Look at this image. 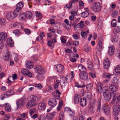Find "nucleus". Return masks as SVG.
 Returning a JSON list of instances; mask_svg holds the SVG:
<instances>
[{
    "label": "nucleus",
    "mask_w": 120,
    "mask_h": 120,
    "mask_svg": "<svg viewBox=\"0 0 120 120\" xmlns=\"http://www.w3.org/2000/svg\"><path fill=\"white\" fill-rule=\"evenodd\" d=\"M38 100V98L36 96H32L31 100L29 101L26 105L28 109H30L34 106H36L37 104L36 102Z\"/></svg>",
    "instance_id": "nucleus-1"
},
{
    "label": "nucleus",
    "mask_w": 120,
    "mask_h": 120,
    "mask_svg": "<svg viewBox=\"0 0 120 120\" xmlns=\"http://www.w3.org/2000/svg\"><path fill=\"white\" fill-rule=\"evenodd\" d=\"M100 4L97 2H95L91 5V9L93 11L96 12H98L101 10Z\"/></svg>",
    "instance_id": "nucleus-2"
},
{
    "label": "nucleus",
    "mask_w": 120,
    "mask_h": 120,
    "mask_svg": "<svg viewBox=\"0 0 120 120\" xmlns=\"http://www.w3.org/2000/svg\"><path fill=\"white\" fill-rule=\"evenodd\" d=\"M14 11V12H11L7 14L6 17L8 20L10 21L12 20L17 16V12H15V11Z\"/></svg>",
    "instance_id": "nucleus-3"
},
{
    "label": "nucleus",
    "mask_w": 120,
    "mask_h": 120,
    "mask_svg": "<svg viewBox=\"0 0 120 120\" xmlns=\"http://www.w3.org/2000/svg\"><path fill=\"white\" fill-rule=\"evenodd\" d=\"M34 69L35 72L38 73L44 74L45 72L43 68L41 65H37L35 66Z\"/></svg>",
    "instance_id": "nucleus-4"
},
{
    "label": "nucleus",
    "mask_w": 120,
    "mask_h": 120,
    "mask_svg": "<svg viewBox=\"0 0 120 120\" xmlns=\"http://www.w3.org/2000/svg\"><path fill=\"white\" fill-rule=\"evenodd\" d=\"M103 94V96L104 97L105 100L106 101H108L110 100V98L109 97L110 94L111 93L107 89H105L102 92Z\"/></svg>",
    "instance_id": "nucleus-5"
},
{
    "label": "nucleus",
    "mask_w": 120,
    "mask_h": 120,
    "mask_svg": "<svg viewBox=\"0 0 120 120\" xmlns=\"http://www.w3.org/2000/svg\"><path fill=\"white\" fill-rule=\"evenodd\" d=\"M113 114L114 116L119 114L120 111V106L119 104L117 103L113 106Z\"/></svg>",
    "instance_id": "nucleus-6"
},
{
    "label": "nucleus",
    "mask_w": 120,
    "mask_h": 120,
    "mask_svg": "<svg viewBox=\"0 0 120 120\" xmlns=\"http://www.w3.org/2000/svg\"><path fill=\"white\" fill-rule=\"evenodd\" d=\"M55 68H56L57 71L59 73L63 72L64 70V67L63 65L60 64H58L54 66Z\"/></svg>",
    "instance_id": "nucleus-7"
},
{
    "label": "nucleus",
    "mask_w": 120,
    "mask_h": 120,
    "mask_svg": "<svg viewBox=\"0 0 120 120\" xmlns=\"http://www.w3.org/2000/svg\"><path fill=\"white\" fill-rule=\"evenodd\" d=\"M79 76L81 79L84 80H86L88 79V75L86 72H80L79 74Z\"/></svg>",
    "instance_id": "nucleus-8"
},
{
    "label": "nucleus",
    "mask_w": 120,
    "mask_h": 120,
    "mask_svg": "<svg viewBox=\"0 0 120 120\" xmlns=\"http://www.w3.org/2000/svg\"><path fill=\"white\" fill-rule=\"evenodd\" d=\"M49 105L53 107H54L57 104V101L56 99L54 98L50 99L48 102Z\"/></svg>",
    "instance_id": "nucleus-9"
},
{
    "label": "nucleus",
    "mask_w": 120,
    "mask_h": 120,
    "mask_svg": "<svg viewBox=\"0 0 120 120\" xmlns=\"http://www.w3.org/2000/svg\"><path fill=\"white\" fill-rule=\"evenodd\" d=\"M7 34L5 32H1L0 33V41H5L7 38Z\"/></svg>",
    "instance_id": "nucleus-10"
},
{
    "label": "nucleus",
    "mask_w": 120,
    "mask_h": 120,
    "mask_svg": "<svg viewBox=\"0 0 120 120\" xmlns=\"http://www.w3.org/2000/svg\"><path fill=\"white\" fill-rule=\"evenodd\" d=\"M46 104L43 102L40 103L38 106V109L40 110H44L46 108Z\"/></svg>",
    "instance_id": "nucleus-11"
},
{
    "label": "nucleus",
    "mask_w": 120,
    "mask_h": 120,
    "mask_svg": "<svg viewBox=\"0 0 120 120\" xmlns=\"http://www.w3.org/2000/svg\"><path fill=\"white\" fill-rule=\"evenodd\" d=\"M4 58L6 60H8L9 59L10 56V53L9 51H6L4 52L3 54Z\"/></svg>",
    "instance_id": "nucleus-12"
},
{
    "label": "nucleus",
    "mask_w": 120,
    "mask_h": 120,
    "mask_svg": "<svg viewBox=\"0 0 120 120\" xmlns=\"http://www.w3.org/2000/svg\"><path fill=\"white\" fill-rule=\"evenodd\" d=\"M104 67L105 69H107L109 66V60L108 58H106L104 60L103 63Z\"/></svg>",
    "instance_id": "nucleus-13"
},
{
    "label": "nucleus",
    "mask_w": 120,
    "mask_h": 120,
    "mask_svg": "<svg viewBox=\"0 0 120 120\" xmlns=\"http://www.w3.org/2000/svg\"><path fill=\"white\" fill-rule=\"evenodd\" d=\"M117 95L115 93L111 92L110 94L109 97L110 98V99L111 98H112V102L113 104L116 101L117 98Z\"/></svg>",
    "instance_id": "nucleus-14"
},
{
    "label": "nucleus",
    "mask_w": 120,
    "mask_h": 120,
    "mask_svg": "<svg viewBox=\"0 0 120 120\" xmlns=\"http://www.w3.org/2000/svg\"><path fill=\"white\" fill-rule=\"evenodd\" d=\"M23 4L21 2H19L16 5V9L15 10V12H18L20 9L23 7Z\"/></svg>",
    "instance_id": "nucleus-15"
},
{
    "label": "nucleus",
    "mask_w": 120,
    "mask_h": 120,
    "mask_svg": "<svg viewBox=\"0 0 120 120\" xmlns=\"http://www.w3.org/2000/svg\"><path fill=\"white\" fill-rule=\"evenodd\" d=\"M109 88L110 90L113 92H116L118 90V87L114 84H110L109 85Z\"/></svg>",
    "instance_id": "nucleus-16"
},
{
    "label": "nucleus",
    "mask_w": 120,
    "mask_h": 120,
    "mask_svg": "<svg viewBox=\"0 0 120 120\" xmlns=\"http://www.w3.org/2000/svg\"><path fill=\"white\" fill-rule=\"evenodd\" d=\"M71 75L70 74L67 75L66 76L65 78L66 81H71V79L74 77L73 74L74 72L71 71Z\"/></svg>",
    "instance_id": "nucleus-17"
},
{
    "label": "nucleus",
    "mask_w": 120,
    "mask_h": 120,
    "mask_svg": "<svg viewBox=\"0 0 120 120\" xmlns=\"http://www.w3.org/2000/svg\"><path fill=\"white\" fill-rule=\"evenodd\" d=\"M78 69L80 72H86V69L85 67L81 64H80L78 65Z\"/></svg>",
    "instance_id": "nucleus-18"
},
{
    "label": "nucleus",
    "mask_w": 120,
    "mask_h": 120,
    "mask_svg": "<svg viewBox=\"0 0 120 120\" xmlns=\"http://www.w3.org/2000/svg\"><path fill=\"white\" fill-rule=\"evenodd\" d=\"M110 109L108 106H105L103 108V110L105 113L106 114H109L110 113Z\"/></svg>",
    "instance_id": "nucleus-19"
},
{
    "label": "nucleus",
    "mask_w": 120,
    "mask_h": 120,
    "mask_svg": "<svg viewBox=\"0 0 120 120\" xmlns=\"http://www.w3.org/2000/svg\"><path fill=\"white\" fill-rule=\"evenodd\" d=\"M88 64V69L90 71L93 70V65L92 62L89 60H88L87 61Z\"/></svg>",
    "instance_id": "nucleus-20"
},
{
    "label": "nucleus",
    "mask_w": 120,
    "mask_h": 120,
    "mask_svg": "<svg viewBox=\"0 0 120 120\" xmlns=\"http://www.w3.org/2000/svg\"><path fill=\"white\" fill-rule=\"evenodd\" d=\"M80 95L78 94H76L74 96V101L76 104H78L80 100Z\"/></svg>",
    "instance_id": "nucleus-21"
},
{
    "label": "nucleus",
    "mask_w": 120,
    "mask_h": 120,
    "mask_svg": "<svg viewBox=\"0 0 120 120\" xmlns=\"http://www.w3.org/2000/svg\"><path fill=\"white\" fill-rule=\"evenodd\" d=\"M16 104L18 107H22L23 105V101L22 99H19L17 101Z\"/></svg>",
    "instance_id": "nucleus-22"
},
{
    "label": "nucleus",
    "mask_w": 120,
    "mask_h": 120,
    "mask_svg": "<svg viewBox=\"0 0 120 120\" xmlns=\"http://www.w3.org/2000/svg\"><path fill=\"white\" fill-rule=\"evenodd\" d=\"M26 65L27 68L30 69L33 68V63L31 61H28L26 63Z\"/></svg>",
    "instance_id": "nucleus-23"
},
{
    "label": "nucleus",
    "mask_w": 120,
    "mask_h": 120,
    "mask_svg": "<svg viewBox=\"0 0 120 120\" xmlns=\"http://www.w3.org/2000/svg\"><path fill=\"white\" fill-rule=\"evenodd\" d=\"M108 53L109 54L111 55L112 56L114 53V47L111 46L109 48Z\"/></svg>",
    "instance_id": "nucleus-24"
},
{
    "label": "nucleus",
    "mask_w": 120,
    "mask_h": 120,
    "mask_svg": "<svg viewBox=\"0 0 120 120\" xmlns=\"http://www.w3.org/2000/svg\"><path fill=\"white\" fill-rule=\"evenodd\" d=\"M26 18V13H22L19 16V19L22 20H24Z\"/></svg>",
    "instance_id": "nucleus-25"
},
{
    "label": "nucleus",
    "mask_w": 120,
    "mask_h": 120,
    "mask_svg": "<svg viewBox=\"0 0 120 120\" xmlns=\"http://www.w3.org/2000/svg\"><path fill=\"white\" fill-rule=\"evenodd\" d=\"M14 27H16L17 28H23V25L19 22H17L13 24Z\"/></svg>",
    "instance_id": "nucleus-26"
},
{
    "label": "nucleus",
    "mask_w": 120,
    "mask_h": 120,
    "mask_svg": "<svg viewBox=\"0 0 120 120\" xmlns=\"http://www.w3.org/2000/svg\"><path fill=\"white\" fill-rule=\"evenodd\" d=\"M14 94V92L12 90H9L5 92L4 94V95H6V97H8L9 96L13 95Z\"/></svg>",
    "instance_id": "nucleus-27"
},
{
    "label": "nucleus",
    "mask_w": 120,
    "mask_h": 120,
    "mask_svg": "<svg viewBox=\"0 0 120 120\" xmlns=\"http://www.w3.org/2000/svg\"><path fill=\"white\" fill-rule=\"evenodd\" d=\"M113 75V74H110L108 73H105L103 74V77L105 78H108L110 79L111 77V76Z\"/></svg>",
    "instance_id": "nucleus-28"
},
{
    "label": "nucleus",
    "mask_w": 120,
    "mask_h": 120,
    "mask_svg": "<svg viewBox=\"0 0 120 120\" xmlns=\"http://www.w3.org/2000/svg\"><path fill=\"white\" fill-rule=\"evenodd\" d=\"M114 73L116 74H118L120 73V66H118L114 68L113 70Z\"/></svg>",
    "instance_id": "nucleus-29"
},
{
    "label": "nucleus",
    "mask_w": 120,
    "mask_h": 120,
    "mask_svg": "<svg viewBox=\"0 0 120 120\" xmlns=\"http://www.w3.org/2000/svg\"><path fill=\"white\" fill-rule=\"evenodd\" d=\"M102 38H101L100 39H99V41L98 42L97 47L98 49H101L102 48Z\"/></svg>",
    "instance_id": "nucleus-30"
},
{
    "label": "nucleus",
    "mask_w": 120,
    "mask_h": 120,
    "mask_svg": "<svg viewBox=\"0 0 120 120\" xmlns=\"http://www.w3.org/2000/svg\"><path fill=\"white\" fill-rule=\"evenodd\" d=\"M89 12L87 11H85L80 14L81 16L83 18H85L87 17L89 15Z\"/></svg>",
    "instance_id": "nucleus-31"
},
{
    "label": "nucleus",
    "mask_w": 120,
    "mask_h": 120,
    "mask_svg": "<svg viewBox=\"0 0 120 120\" xmlns=\"http://www.w3.org/2000/svg\"><path fill=\"white\" fill-rule=\"evenodd\" d=\"M5 110L7 112H10L11 110V105L8 104H6L5 107Z\"/></svg>",
    "instance_id": "nucleus-32"
},
{
    "label": "nucleus",
    "mask_w": 120,
    "mask_h": 120,
    "mask_svg": "<svg viewBox=\"0 0 120 120\" xmlns=\"http://www.w3.org/2000/svg\"><path fill=\"white\" fill-rule=\"evenodd\" d=\"M75 86L78 88H82L85 86L84 84L82 82H80V83L76 82L75 83Z\"/></svg>",
    "instance_id": "nucleus-33"
},
{
    "label": "nucleus",
    "mask_w": 120,
    "mask_h": 120,
    "mask_svg": "<svg viewBox=\"0 0 120 120\" xmlns=\"http://www.w3.org/2000/svg\"><path fill=\"white\" fill-rule=\"evenodd\" d=\"M7 42L8 45L10 47H12L14 46L13 41L12 39L8 38L7 40Z\"/></svg>",
    "instance_id": "nucleus-34"
},
{
    "label": "nucleus",
    "mask_w": 120,
    "mask_h": 120,
    "mask_svg": "<svg viewBox=\"0 0 120 120\" xmlns=\"http://www.w3.org/2000/svg\"><path fill=\"white\" fill-rule=\"evenodd\" d=\"M86 104V99L84 98H82L80 101V105L82 106H84Z\"/></svg>",
    "instance_id": "nucleus-35"
},
{
    "label": "nucleus",
    "mask_w": 120,
    "mask_h": 120,
    "mask_svg": "<svg viewBox=\"0 0 120 120\" xmlns=\"http://www.w3.org/2000/svg\"><path fill=\"white\" fill-rule=\"evenodd\" d=\"M54 115L52 113H49L47 115L46 117L48 120H52L53 117Z\"/></svg>",
    "instance_id": "nucleus-36"
},
{
    "label": "nucleus",
    "mask_w": 120,
    "mask_h": 120,
    "mask_svg": "<svg viewBox=\"0 0 120 120\" xmlns=\"http://www.w3.org/2000/svg\"><path fill=\"white\" fill-rule=\"evenodd\" d=\"M102 85L100 84H99L97 86V89L98 91L100 92H102L103 91L105 90V88H102Z\"/></svg>",
    "instance_id": "nucleus-37"
},
{
    "label": "nucleus",
    "mask_w": 120,
    "mask_h": 120,
    "mask_svg": "<svg viewBox=\"0 0 120 120\" xmlns=\"http://www.w3.org/2000/svg\"><path fill=\"white\" fill-rule=\"evenodd\" d=\"M88 30H87L85 32H81V36L83 38H86L87 37V34L89 32Z\"/></svg>",
    "instance_id": "nucleus-38"
},
{
    "label": "nucleus",
    "mask_w": 120,
    "mask_h": 120,
    "mask_svg": "<svg viewBox=\"0 0 120 120\" xmlns=\"http://www.w3.org/2000/svg\"><path fill=\"white\" fill-rule=\"evenodd\" d=\"M60 83V81L56 79V81H54L55 84L54 87L55 89H57L58 88L59 85Z\"/></svg>",
    "instance_id": "nucleus-39"
},
{
    "label": "nucleus",
    "mask_w": 120,
    "mask_h": 120,
    "mask_svg": "<svg viewBox=\"0 0 120 120\" xmlns=\"http://www.w3.org/2000/svg\"><path fill=\"white\" fill-rule=\"evenodd\" d=\"M29 70L26 68H23L21 70V71L23 74L24 75H26L28 73Z\"/></svg>",
    "instance_id": "nucleus-40"
},
{
    "label": "nucleus",
    "mask_w": 120,
    "mask_h": 120,
    "mask_svg": "<svg viewBox=\"0 0 120 120\" xmlns=\"http://www.w3.org/2000/svg\"><path fill=\"white\" fill-rule=\"evenodd\" d=\"M118 40V38H116L115 36H112L111 38V41L113 43H116Z\"/></svg>",
    "instance_id": "nucleus-41"
},
{
    "label": "nucleus",
    "mask_w": 120,
    "mask_h": 120,
    "mask_svg": "<svg viewBox=\"0 0 120 120\" xmlns=\"http://www.w3.org/2000/svg\"><path fill=\"white\" fill-rule=\"evenodd\" d=\"M38 74L37 75V79L39 80H42L43 78V77L42 75L43 74Z\"/></svg>",
    "instance_id": "nucleus-42"
},
{
    "label": "nucleus",
    "mask_w": 120,
    "mask_h": 120,
    "mask_svg": "<svg viewBox=\"0 0 120 120\" xmlns=\"http://www.w3.org/2000/svg\"><path fill=\"white\" fill-rule=\"evenodd\" d=\"M117 20L116 19H113L112 20L111 23V25L113 27H115L117 25Z\"/></svg>",
    "instance_id": "nucleus-43"
},
{
    "label": "nucleus",
    "mask_w": 120,
    "mask_h": 120,
    "mask_svg": "<svg viewBox=\"0 0 120 120\" xmlns=\"http://www.w3.org/2000/svg\"><path fill=\"white\" fill-rule=\"evenodd\" d=\"M8 83L11 84V82H14L15 80L13 79V78L12 76H10L8 78Z\"/></svg>",
    "instance_id": "nucleus-44"
},
{
    "label": "nucleus",
    "mask_w": 120,
    "mask_h": 120,
    "mask_svg": "<svg viewBox=\"0 0 120 120\" xmlns=\"http://www.w3.org/2000/svg\"><path fill=\"white\" fill-rule=\"evenodd\" d=\"M120 32V28L119 26L116 27L115 29L113 31V33L116 34L117 33H119Z\"/></svg>",
    "instance_id": "nucleus-45"
},
{
    "label": "nucleus",
    "mask_w": 120,
    "mask_h": 120,
    "mask_svg": "<svg viewBox=\"0 0 120 120\" xmlns=\"http://www.w3.org/2000/svg\"><path fill=\"white\" fill-rule=\"evenodd\" d=\"M6 23V21L4 19H0V26L5 25Z\"/></svg>",
    "instance_id": "nucleus-46"
},
{
    "label": "nucleus",
    "mask_w": 120,
    "mask_h": 120,
    "mask_svg": "<svg viewBox=\"0 0 120 120\" xmlns=\"http://www.w3.org/2000/svg\"><path fill=\"white\" fill-rule=\"evenodd\" d=\"M59 118L60 120H64V114L62 112H60V114Z\"/></svg>",
    "instance_id": "nucleus-47"
},
{
    "label": "nucleus",
    "mask_w": 120,
    "mask_h": 120,
    "mask_svg": "<svg viewBox=\"0 0 120 120\" xmlns=\"http://www.w3.org/2000/svg\"><path fill=\"white\" fill-rule=\"evenodd\" d=\"M119 82V81L117 79V78L115 77L114 79V80L113 81V83L115 84V85H117Z\"/></svg>",
    "instance_id": "nucleus-48"
},
{
    "label": "nucleus",
    "mask_w": 120,
    "mask_h": 120,
    "mask_svg": "<svg viewBox=\"0 0 120 120\" xmlns=\"http://www.w3.org/2000/svg\"><path fill=\"white\" fill-rule=\"evenodd\" d=\"M86 88L88 90H92V86L90 84H88L86 85Z\"/></svg>",
    "instance_id": "nucleus-49"
},
{
    "label": "nucleus",
    "mask_w": 120,
    "mask_h": 120,
    "mask_svg": "<svg viewBox=\"0 0 120 120\" xmlns=\"http://www.w3.org/2000/svg\"><path fill=\"white\" fill-rule=\"evenodd\" d=\"M26 13V17H27L29 19L31 17V13L30 12L28 11Z\"/></svg>",
    "instance_id": "nucleus-50"
},
{
    "label": "nucleus",
    "mask_w": 120,
    "mask_h": 120,
    "mask_svg": "<svg viewBox=\"0 0 120 120\" xmlns=\"http://www.w3.org/2000/svg\"><path fill=\"white\" fill-rule=\"evenodd\" d=\"M118 13L117 11H116L112 12V16L113 17H115L117 15Z\"/></svg>",
    "instance_id": "nucleus-51"
},
{
    "label": "nucleus",
    "mask_w": 120,
    "mask_h": 120,
    "mask_svg": "<svg viewBox=\"0 0 120 120\" xmlns=\"http://www.w3.org/2000/svg\"><path fill=\"white\" fill-rule=\"evenodd\" d=\"M78 25L81 28L84 27V25L83 24V22L82 21H81L78 24Z\"/></svg>",
    "instance_id": "nucleus-52"
},
{
    "label": "nucleus",
    "mask_w": 120,
    "mask_h": 120,
    "mask_svg": "<svg viewBox=\"0 0 120 120\" xmlns=\"http://www.w3.org/2000/svg\"><path fill=\"white\" fill-rule=\"evenodd\" d=\"M39 120H45V116L43 115H41L39 116Z\"/></svg>",
    "instance_id": "nucleus-53"
},
{
    "label": "nucleus",
    "mask_w": 120,
    "mask_h": 120,
    "mask_svg": "<svg viewBox=\"0 0 120 120\" xmlns=\"http://www.w3.org/2000/svg\"><path fill=\"white\" fill-rule=\"evenodd\" d=\"M20 31L18 30H14L13 32V33L15 35H17L20 33Z\"/></svg>",
    "instance_id": "nucleus-54"
},
{
    "label": "nucleus",
    "mask_w": 120,
    "mask_h": 120,
    "mask_svg": "<svg viewBox=\"0 0 120 120\" xmlns=\"http://www.w3.org/2000/svg\"><path fill=\"white\" fill-rule=\"evenodd\" d=\"M116 6V5L115 4H112L111 5H110L109 9H110V10L112 11L113 9Z\"/></svg>",
    "instance_id": "nucleus-55"
},
{
    "label": "nucleus",
    "mask_w": 120,
    "mask_h": 120,
    "mask_svg": "<svg viewBox=\"0 0 120 120\" xmlns=\"http://www.w3.org/2000/svg\"><path fill=\"white\" fill-rule=\"evenodd\" d=\"M68 113L69 114V115L71 116H73L74 115V112L72 111L71 109L69 112H68Z\"/></svg>",
    "instance_id": "nucleus-56"
},
{
    "label": "nucleus",
    "mask_w": 120,
    "mask_h": 120,
    "mask_svg": "<svg viewBox=\"0 0 120 120\" xmlns=\"http://www.w3.org/2000/svg\"><path fill=\"white\" fill-rule=\"evenodd\" d=\"M98 109L99 110V111H100V110L101 109V103L100 101H99L98 103Z\"/></svg>",
    "instance_id": "nucleus-57"
},
{
    "label": "nucleus",
    "mask_w": 120,
    "mask_h": 120,
    "mask_svg": "<svg viewBox=\"0 0 120 120\" xmlns=\"http://www.w3.org/2000/svg\"><path fill=\"white\" fill-rule=\"evenodd\" d=\"M26 34L29 35L30 33V30L28 29H26L24 30Z\"/></svg>",
    "instance_id": "nucleus-58"
},
{
    "label": "nucleus",
    "mask_w": 120,
    "mask_h": 120,
    "mask_svg": "<svg viewBox=\"0 0 120 120\" xmlns=\"http://www.w3.org/2000/svg\"><path fill=\"white\" fill-rule=\"evenodd\" d=\"M84 50L86 52H88L90 50V48L89 47H87L84 49Z\"/></svg>",
    "instance_id": "nucleus-59"
},
{
    "label": "nucleus",
    "mask_w": 120,
    "mask_h": 120,
    "mask_svg": "<svg viewBox=\"0 0 120 120\" xmlns=\"http://www.w3.org/2000/svg\"><path fill=\"white\" fill-rule=\"evenodd\" d=\"M86 98L88 99H90L91 97V94L90 93H88L86 95Z\"/></svg>",
    "instance_id": "nucleus-60"
},
{
    "label": "nucleus",
    "mask_w": 120,
    "mask_h": 120,
    "mask_svg": "<svg viewBox=\"0 0 120 120\" xmlns=\"http://www.w3.org/2000/svg\"><path fill=\"white\" fill-rule=\"evenodd\" d=\"M75 17L71 15L69 17V19L70 20V22H71L73 21Z\"/></svg>",
    "instance_id": "nucleus-61"
},
{
    "label": "nucleus",
    "mask_w": 120,
    "mask_h": 120,
    "mask_svg": "<svg viewBox=\"0 0 120 120\" xmlns=\"http://www.w3.org/2000/svg\"><path fill=\"white\" fill-rule=\"evenodd\" d=\"M70 13L71 15L73 16L74 17L77 15L76 12L75 11H71Z\"/></svg>",
    "instance_id": "nucleus-62"
},
{
    "label": "nucleus",
    "mask_w": 120,
    "mask_h": 120,
    "mask_svg": "<svg viewBox=\"0 0 120 120\" xmlns=\"http://www.w3.org/2000/svg\"><path fill=\"white\" fill-rule=\"evenodd\" d=\"M36 87L39 89H41L42 88V86L41 84H38L36 85Z\"/></svg>",
    "instance_id": "nucleus-63"
},
{
    "label": "nucleus",
    "mask_w": 120,
    "mask_h": 120,
    "mask_svg": "<svg viewBox=\"0 0 120 120\" xmlns=\"http://www.w3.org/2000/svg\"><path fill=\"white\" fill-rule=\"evenodd\" d=\"M73 38L75 39H78V35L75 34H74L73 35Z\"/></svg>",
    "instance_id": "nucleus-64"
}]
</instances>
